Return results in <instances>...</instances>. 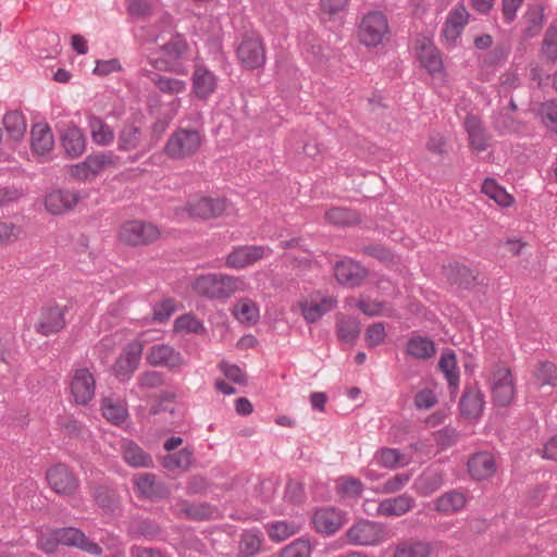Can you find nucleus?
<instances>
[{
  "instance_id": "13d9d810",
  "label": "nucleus",
  "mask_w": 557,
  "mask_h": 557,
  "mask_svg": "<svg viewBox=\"0 0 557 557\" xmlns=\"http://www.w3.org/2000/svg\"><path fill=\"white\" fill-rule=\"evenodd\" d=\"M236 318L242 322H255L259 317L257 306L250 300H243L236 307L234 311Z\"/></svg>"
},
{
  "instance_id": "ddd939ff",
  "label": "nucleus",
  "mask_w": 557,
  "mask_h": 557,
  "mask_svg": "<svg viewBox=\"0 0 557 557\" xmlns=\"http://www.w3.org/2000/svg\"><path fill=\"white\" fill-rule=\"evenodd\" d=\"M345 521V513L333 507L317 509L312 517L315 531L327 535L337 532L344 525Z\"/></svg>"
},
{
  "instance_id": "5fc2aeb1",
  "label": "nucleus",
  "mask_w": 557,
  "mask_h": 557,
  "mask_svg": "<svg viewBox=\"0 0 557 557\" xmlns=\"http://www.w3.org/2000/svg\"><path fill=\"white\" fill-rule=\"evenodd\" d=\"M379 463L385 468H396L403 463L404 455L396 448L383 447L376 453Z\"/></svg>"
},
{
  "instance_id": "6ab92c4d",
  "label": "nucleus",
  "mask_w": 557,
  "mask_h": 557,
  "mask_svg": "<svg viewBox=\"0 0 557 557\" xmlns=\"http://www.w3.org/2000/svg\"><path fill=\"white\" fill-rule=\"evenodd\" d=\"M54 146V138L47 123H36L30 129L32 152L38 156H47Z\"/></svg>"
},
{
  "instance_id": "f03ea898",
  "label": "nucleus",
  "mask_w": 557,
  "mask_h": 557,
  "mask_svg": "<svg viewBox=\"0 0 557 557\" xmlns=\"http://www.w3.org/2000/svg\"><path fill=\"white\" fill-rule=\"evenodd\" d=\"M202 138L194 128H178L168 139L164 151L168 157L182 160L194 156L200 148Z\"/></svg>"
},
{
  "instance_id": "72a5a7b5",
  "label": "nucleus",
  "mask_w": 557,
  "mask_h": 557,
  "mask_svg": "<svg viewBox=\"0 0 557 557\" xmlns=\"http://www.w3.org/2000/svg\"><path fill=\"white\" fill-rule=\"evenodd\" d=\"M406 352L416 359H429L435 355L436 349L432 339L413 336L407 343Z\"/></svg>"
},
{
  "instance_id": "b1692460",
  "label": "nucleus",
  "mask_w": 557,
  "mask_h": 557,
  "mask_svg": "<svg viewBox=\"0 0 557 557\" xmlns=\"http://www.w3.org/2000/svg\"><path fill=\"white\" fill-rule=\"evenodd\" d=\"M92 497L104 515L114 516L121 507V499L116 491L107 485L95 487Z\"/></svg>"
},
{
  "instance_id": "ea45409f",
  "label": "nucleus",
  "mask_w": 557,
  "mask_h": 557,
  "mask_svg": "<svg viewBox=\"0 0 557 557\" xmlns=\"http://www.w3.org/2000/svg\"><path fill=\"white\" fill-rule=\"evenodd\" d=\"M482 193L502 207H508L513 202V197L500 187L493 178H486L483 182Z\"/></svg>"
},
{
  "instance_id": "f257e3e1",
  "label": "nucleus",
  "mask_w": 557,
  "mask_h": 557,
  "mask_svg": "<svg viewBox=\"0 0 557 557\" xmlns=\"http://www.w3.org/2000/svg\"><path fill=\"white\" fill-rule=\"evenodd\" d=\"M239 278L226 274H207L198 276L193 283L194 290L208 299H227L237 289Z\"/></svg>"
},
{
  "instance_id": "bf43d9fd",
  "label": "nucleus",
  "mask_w": 557,
  "mask_h": 557,
  "mask_svg": "<svg viewBox=\"0 0 557 557\" xmlns=\"http://www.w3.org/2000/svg\"><path fill=\"white\" fill-rule=\"evenodd\" d=\"M510 52V47L505 44L496 45L483 59L485 66H496L504 62Z\"/></svg>"
},
{
  "instance_id": "a18cd8bd",
  "label": "nucleus",
  "mask_w": 557,
  "mask_h": 557,
  "mask_svg": "<svg viewBox=\"0 0 557 557\" xmlns=\"http://www.w3.org/2000/svg\"><path fill=\"white\" fill-rule=\"evenodd\" d=\"M535 379L541 386L557 385V367L549 361L539 362V367L535 371Z\"/></svg>"
},
{
  "instance_id": "c756f323",
  "label": "nucleus",
  "mask_w": 557,
  "mask_h": 557,
  "mask_svg": "<svg viewBox=\"0 0 557 557\" xmlns=\"http://www.w3.org/2000/svg\"><path fill=\"white\" fill-rule=\"evenodd\" d=\"M361 332L360 322L354 317L339 315L336 321V334L341 342L354 344Z\"/></svg>"
},
{
  "instance_id": "4468645a",
  "label": "nucleus",
  "mask_w": 557,
  "mask_h": 557,
  "mask_svg": "<svg viewBox=\"0 0 557 557\" xmlns=\"http://www.w3.org/2000/svg\"><path fill=\"white\" fill-rule=\"evenodd\" d=\"M226 209V201L222 198L201 197L188 202L189 215L202 220L219 218Z\"/></svg>"
},
{
  "instance_id": "bb28decb",
  "label": "nucleus",
  "mask_w": 557,
  "mask_h": 557,
  "mask_svg": "<svg viewBox=\"0 0 557 557\" xmlns=\"http://www.w3.org/2000/svg\"><path fill=\"white\" fill-rule=\"evenodd\" d=\"M465 127L469 136L470 145L476 151H484L487 148L488 136L482 126L480 117L473 114L465 119Z\"/></svg>"
},
{
  "instance_id": "e2e57ef3",
  "label": "nucleus",
  "mask_w": 557,
  "mask_h": 557,
  "mask_svg": "<svg viewBox=\"0 0 557 557\" xmlns=\"http://www.w3.org/2000/svg\"><path fill=\"white\" fill-rule=\"evenodd\" d=\"M219 368L232 382L239 385L247 384V375L237 364H230L226 361H221Z\"/></svg>"
},
{
  "instance_id": "473e14b6",
  "label": "nucleus",
  "mask_w": 557,
  "mask_h": 557,
  "mask_svg": "<svg viewBox=\"0 0 557 557\" xmlns=\"http://www.w3.org/2000/svg\"><path fill=\"white\" fill-rule=\"evenodd\" d=\"M438 367L445 374L453 392H457L459 385V372L457 370L456 355L451 349H446L442 352L440 358Z\"/></svg>"
},
{
  "instance_id": "2f4dec72",
  "label": "nucleus",
  "mask_w": 557,
  "mask_h": 557,
  "mask_svg": "<svg viewBox=\"0 0 557 557\" xmlns=\"http://www.w3.org/2000/svg\"><path fill=\"white\" fill-rule=\"evenodd\" d=\"M194 451L189 447H184L181 450L168 454L162 458V466L169 471L181 470L186 472L193 462Z\"/></svg>"
},
{
  "instance_id": "c03bdc74",
  "label": "nucleus",
  "mask_w": 557,
  "mask_h": 557,
  "mask_svg": "<svg viewBox=\"0 0 557 557\" xmlns=\"http://www.w3.org/2000/svg\"><path fill=\"white\" fill-rule=\"evenodd\" d=\"M337 482V493L351 498L361 497L363 484L359 479L354 476H341Z\"/></svg>"
},
{
  "instance_id": "9d476101",
  "label": "nucleus",
  "mask_w": 557,
  "mask_h": 557,
  "mask_svg": "<svg viewBox=\"0 0 557 557\" xmlns=\"http://www.w3.org/2000/svg\"><path fill=\"white\" fill-rule=\"evenodd\" d=\"M79 200L81 195L78 191L58 188L46 194L44 205L50 214L61 215L72 211Z\"/></svg>"
},
{
  "instance_id": "f704fd0d",
  "label": "nucleus",
  "mask_w": 557,
  "mask_h": 557,
  "mask_svg": "<svg viewBox=\"0 0 557 557\" xmlns=\"http://www.w3.org/2000/svg\"><path fill=\"white\" fill-rule=\"evenodd\" d=\"M4 128L10 136L15 141H20L26 132V120L22 112L20 111H10L3 117Z\"/></svg>"
},
{
  "instance_id": "37998d69",
  "label": "nucleus",
  "mask_w": 557,
  "mask_h": 557,
  "mask_svg": "<svg viewBox=\"0 0 557 557\" xmlns=\"http://www.w3.org/2000/svg\"><path fill=\"white\" fill-rule=\"evenodd\" d=\"M57 542L60 545L78 547L81 541L85 540V533L73 527L53 529Z\"/></svg>"
},
{
  "instance_id": "de8ad7c7",
  "label": "nucleus",
  "mask_w": 557,
  "mask_h": 557,
  "mask_svg": "<svg viewBox=\"0 0 557 557\" xmlns=\"http://www.w3.org/2000/svg\"><path fill=\"white\" fill-rule=\"evenodd\" d=\"M542 54L550 62L555 63L557 60V26L550 25L542 42Z\"/></svg>"
},
{
  "instance_id": "8fccbe9b",
  "label": "nucleus",
  "mask_w": 557,
  "mask_h": 557,
  "mask_svg": "<svg viewBox=\"0 0 557 557\" xmlns=\"http://www.w3.org/2000/svg\"><path fill=\"white\" fill-rule=\"evenodd\" d=\"M139 127L129 124L125 125L120 133L117 147L120 150L135 149L139 143Z\"/></svg>"
},
{
  "instance_id": "79ce46f5",
  "label": "nucleus",
  "mask_w": 557,
  "mask_h": 557,
  "mask_svg": "<svg viewBox=\"0 0 557 557\" xmlns=\"http://www.w3.org/2000/svg\"><path fill=\"white\" fill-rule=\"evenodd\" d=\"M521 122L508 113L497 112L493 116V127L499 135L513 134L519 132Z\"/></svg>"
},
{
  "instance_id": "0eeeda50",
  "label": "nucleus",
  "mask_w": 557,
  "mask_h": 557,
  "mask_svg": "<svg viewBox=\"0 0 557 557\" xmlns=\"http://www.w3.org/2000/svg\"><path fill=\"white\" fill-rule=\"evenodd\" d=\"M236 53L240 64L249 71L262 67L267 60L264 45L256 36H245Z\"/></svg>"
},
{
  "instance_id": "58836bf2",
  "label": "nucleus",
  "mask_w": 557,
  "mask_h": 557,
  "mask_svg": "<svg viewBox=\"0 0 557 557\" xmlns=\"http://www.w3.org/2000/svg\"><path fill=\"white\" fill-rule=\"evenodd\" d=\"M269 537L274 542H282L296 534L299 527L294 522L275 521L265 525Z\"/></svg>"
},
{
  "instance_id": "e433bc0d",
  "label": "nucleus",
  "mask_w": 557,
  "mask_h": 557,
  "mask_svg": "<svg viewBox=\"0 0 557 557\" xmlns=\"http://www.w3.org/2000/svg\"><path fill=\"white\" fill-rule=\"evenodd\" d=\"M326 220L335 225L350 226L360 223V215L357 211L348 208H333L326 211Z\"/></svg>"
},
{
  "instance_id": "4d7b16f0",
  "label": "nucleus",
  "mask_w": 557,
  "mask_h": 557,
  "mask_svg": "<svg viewBox=\"0 0 557 557\" xmlns=\"http://www.w3.org/2000/svg\"><path fill=\"white\" fill-rule=\"evenodd\" d=\"M539 115L548 128L557 133V101L542 103L539 108Z\"/></svg>"
},
{
  "instance_id": "7ed1b4c3",
  "label": "nucleus",
  "mask_w": 557,
  "mask_h": 557,
  "mask_svg": "<svg viewBox=\"0 0 557 557\" xmlns=\"http://www.w3.org/2000/svg\"><path fill=\"white\" fill-rule=\"evenodd\" d=\"M389 34L386 16L380 11H370L361 18L359 24V40L367 47L381 45Z\"/></svg>"
},
{
  "instance_id": "09e8293b",
  "label": "nucleus",
  "mask_w": 557,
  "mask_h": 557,
  "mask_svg": "<svg viewBox=\"0 0 557 557\" xmlns=\"http://www.w3.org/2000/svg\"><path fill=\"white\" fill-rule=\"evenodd\" d=\"M111 164H113V154L111 152L89 154L84 161V165H87L89 174L92 175L100 173L106 166Z\"/></svg>"
},
{
  "instance_id": "a211bd4d",
  "label": "nucleus",
  "mask_w": 557,
  "mask_h": 557,
  "mask_svg": "<svg viewBox=\"0 0 557 557\" xmlns=\"http://www.w3.org/2000/svg\"><path fill=\"white\" fill-rule=\"evenodd\" d=\"M60 141L65 153L71 158L82 156L86 148V137L82 129L74 123H70L61 132Z\"/></svg>"
},
{
  "instance_id": "393cba45",
  "label": "nucleus",
  "mask_w": 557,
  "mask_h": 557,
  "mask_svg": "<svg viewBox=\"0 0 557 557\" xmlns=\"http://www.w3.org/2000/svg\"><path fill=\"white\" fill-rule=\"evenodd\" d=\"M216 87V78L206 66H196L193 74V89L197 98L207 99Z\"/></svg>"
},
{
  "instance_id": "864d4df0",
  "label": "nucleus",
  "mask_w": 557,
  "mask_h": 557,
  "mask_svg": "<svg viewBox=\"0 0 557 557\" xmlns=\"http://www.w3.org/2000/svg\"><path fill=\"white\" fill-rule=\"evenodd\" d=\"M419 58L422 65L430 74H436L442 72L443 61L440 57V53L435 49H423Z\"/></svg>"
},
{
  "instance_id": "c9c22d12",
  "label": "nucleus",
  "mask_w": 557,
  "mask_h": 557,
  "mask_svg": "<svg viewBox=\"0 0 557 557\" xmlns=\"http://www.w3.org/2000/svg\"><path fill=\"white\" fill-rule=\"evenodd\" d=\"M102 416L115 425L123 423L127 417L126 408L113 398L106 397L101 401Z\"/></svg>"
},
{
  "instance_id": "3c124183",
  "label": "nucleus",
  "mask_w": 557,
  "mask_h": 557,
  "mask_svg": "<svg viewBox=\"0 0 557 557\" xmlns=\"http://www.w3.org/2000/svg\"><path fill=\"white\" fill-rule=\"evenodd\" d=\"M310 542L305 539H297L282 548L278 557H310Z\"/></svg>"
},
{
  "instance_id": "1a4fd4ad",
  "label": "nucleus",
  "mask_w": 557,
  "mask_h": 557,
  "mask_svg": "<svg viewBox=\"0 0 557 557\" xmlns=\"http://www.w3.org/2000/svg\"><path fill=\"white\" fill-rule=\"evenodd\" d=\"M493 401L498 407L510 405L513 395V379L509 368L497 367L492 375Z\"/></svg>"
},
{
  "instance_id": "423d86ee",
  "label": "nucleus",
  "mask_w": 557,
  "mask_h": 557,
  "mask_svg": "<svg viewBox=\"0 0 557 557\" xmlns=\"http://www.w3.org/2000/svg\"><path fill=\"white\" fill-rule=\"evenodd\" d=\"M384 537V528L381 523L360 520L346 531L348 543L359 546H373Z\"/></svg>"
},
{
  "instance_id": "f8f14e48",
  "label": "nucleus",
  "mask_w": 557,
  "mask_h": 557,
  "mask_svg": "<svg viewBox=\"0 0 557 557\" xmlns=\"http://www.w3.org/2000/svg\"><path fill=\"white\" fill-rule=\"evenodd\" d=\"M96 382L88 369H77L71 382V394L77 405H87L95 396Z\"/></svg>"
},
{
  "instance_id": "2eb2a0df",
  "label": "nucleus",
  "mask_w": 557,
  "mask_h": 557,
  "mask_svg": "<svg viewBox=\"0 0 557 557\" xmlns=\"http://www.w3.org/2000/svg\"><path fill=\"white\" fill-rule=\"evenodd\" d=\"M334 272L338 283L347 287L359 286L368 276V270L351 259L337 261Z\"/></svg>"
},
{
  "instance_id": "69168bd1",
  "label": "nucleus",
  "mask_w": 557,
  "mask_h": 557,
  "mask_svg": "<svg viewBox=\"0 0 557 557\" xmlns=\"http://www.w3.org/2000/svg\"><path fill=\"white\" fill-rule=\"evenodd\" d=\"M410 480V475L407 473H398L387 480L377 492L383 494H392L400 491Z\"/></svg>"
},
{
  "instance_id": "a878e982",
  "label": "nucleus",
  "mask_w": 557,
  "mask_h": 557,
  "mask_svg": "<svg viewBox=\"0 0 557 557\" xmlns=\"http://www.w3.org/2000/svg\"><path fill=\"white\" fill-rule=\"evenodd\" d=\"M182 509L180 515L193 521H207L218 518L219 509L210 503L191 504L187 500H181Z\"/></svg>"
},
{
  "instance_id": "7c9ffc66",
  "label": "nucleus",
  "mask_w": 557,
  "mask_h": 557,
  "mask_svg": "<svg viewBox=\"0 0 557 557\" xmlns=\"http://www.w3.org/2000/svg\"><path fill=\"white\" fill-rule=\"evenodd\" d=\"M335 304L336 301L331 298H323L320 302L305 300L300 302L301 314L308 323H314L323 314L331 311Z\"/></svg>"
},
{
  "instance_id": "20e7f679",
  "label": "nucleus",
  "mask_w": 557,
  "mask_h": 557,
  "mask_svg": "<svg viewBox=\"0 0 557 557\" xmlns=\"http://www.w3.org/2000/svg\"><path fill=\"white\" fill-rule=\"evenodd\" d=\"M163 57L150 58V64L157 70L172 71L189 51V45L184 35L175 33L171 38L160 46Z\"/></svg>"
},
{
  "instance_id": "0e129e2a",
  "label": "nucleus",
  "mask_w": 557,
  "mask_h": 557,
  "mask_svg": "<svg viewBox=\"0 0 557 557\" xmlns=\"http://www.w3.org/2000/svg\"><path fill=\"white\" fill-rule=\"evenodd\" d=\"M61 428L72 438H85L88 433L86 426L73 417L66 418L61 423Z\"/></svg>"
},
{
  "instance_id": "5701e85b",
  "label": "nucleus",
  "mask_w": 557,
  "mask_h": 557,
  "mask_svg": "<svg viewBox=\"0 0 557 557\" xmlns=\"http://www.w3.org/2000/svg\"><path fill=\"white\" fill-rule=\"evenodd\" d=\"M170 496L166 484L153 473H141V498L160 502Z\"/></svg>"
},
{
  "instance_id": "052dcab7",
  "label": "nucleus",
  "mask_w": 557,
  "mask_h": 557,
  "mask_svg": "<svg viewBox=\"0 0 557 557\" xmlns=\"http://www.w3.org/2000/svg\"><path fill=\"white\" fill-rule=\"evenodd\" d=\"M211 483L209 480L201 475L195 474L191 475L186 484V494L187 495H205L209 491Z\"/></svg>"
},
{
  "instance_id": "6e6552de",
  "label": "nucleus",
  "mask_w": 557,
  "mask_h": 557,
  "mask_svg": "<svg viewBox=\"0 0 557 557\" xmlns=\"http://www.w3.org/2000/svg\"><path fill=\"white\" fill-rule=\"evenodd\" d=\"M49 486L59 495L71 496L78 486L79 480L65 463H57L46 472Z\"/></svg>"
},
{
  "instance_id": "603ef678",
  "label": "nucleus",
  "mask_w": 557,
  "mask_h": 557,
  "mask_svg": "<svg viewBox=\"0 0 557 557\" xmlns=\"http://www.w3.org/2000/svg\"><path fill=\"white\" fill-rule=\"evenodd\" d=\"M174 330L177 332L201 334L205 331L203 324L193 314L186 313L176 318Z\"/></svg>"
},
{
  "instance_id": "680f3d73",
  "label": "nucleus",
  "mask_w": 557,
  "mask_h": 557,
  "mask_svg": "<svg viewBox=\"0 0 557 557\" xmlns=\"http://www.w3.org/2000/svg\"><path fill=\"white\" fill-rule=\"evenodd\" d=\"M121 451L124 461L134 467H139V447L131 440H123L121 444Z\"/></svg>"
},
{
  "instance_id": "4c0bfd02",
  "label": "nucleus",
  "mask_w": 557,
  "mask_h": 557,
  "mask_svg": "<svg viewBox=\"0 0 557 557\" xmlns=\"http://www.w3.org/2000/svg\"><path fill=\"white\" fill-rule=\"evenodd\" d=\"M466 504V497L462 493L451 491L437 498L435 508L441 512H455L460 510Z\"/></svg>"
},
{
  "instance_id": "c85d7f7f",
  "label": "nucleus",
  "mask_w": 557,
  "mask_h": 557,
  "mask_svg": "<svg viewBox=\"0 0 557 557\" xmlns=\"http://www.w3.org/2000/svg\"><path fill=\"white\" fill-rule=\"evenodd\" d=\"M446 276L451 285H457L461 289L471 288L476 281V275L473 271L458 262L448 265Z\"/></svg>"
},
{
  "instance_id": "9b49d317",
  "label": "nucleus",
  "mask_w": 557,
  "mask_h": 557,
  "mask_svg": "<svg viewBox=\"0 0 557 557\" xmlns=\"http://www.w3.org/2000/svg\"><path fill=\"white\" fill-rule=\"evenodd\" d=\"M139 364V338L128 343L113 364L114 375L121 381H128Z\"/></svg>"
},
{
  "instance_id": "338daca9",
  "label": "nucleus",
  "mask_w": 557,
  "mask_h": 557,
  "mask_svg": "<svg viewBox=\"0 0 557 557\" xmlns=\"http://www.w3.org/2000/svg\"><path fill=\"white\" fill-rule=\"evenodd\" d=\"M175 311V304L173 299H165L153 307L151 321L165 322Z\"/></svg>"
},
{
  "instance_id": "412c9836",
  "label": "nucleus",
  "mask_w": 557,
  "mask_h": 557,
  "mask_svg": "<svg viewBox=\"0 0 557 557\" xmlns=\"http://www.w3.org/2000/svg\"><path fill=\"white\" fill-rule=\"evenodd\" d=\"M461 416L467 419H476L482 414L484 408V395L474 387H468L462 393L459 401Z\"/></svg>"
},
{
  "instance_id": "aec40b11",
  "label": "nucleus",
  "mask_w": 557,
  "mask_h": 557,
  "mask_svg": "<svg viewBox=\"0 0 557 557\" xmlns=\"http://www.w3.org/2000/svg\"><path fill=\"white\" fill-rule=\"evenodd\" d=\"M468 471L478 481L491 478L496 471L494 456L487 451L472 455L468 461Z\"/></svg>"
},
{
  "instance_id": "49530a36",
  "label": "nucleus",
  "mask_w": 557,
  "mask_h": 557,
  "mask_svg": "<svg viewBox=\"0 0 557 557\" xmlns=\"http://www.w3.org/2000/svg\"><path fill=\"white\" fill-rule=\"evenodd\" d=\"M149 78L162 92L178 94L185 89V83L176 78L165 77L158 73L149 74Z\"/></svg>"
},
{
  "instance_id": "39448f33",
  "label": "nucleus",
  "mask_w": 557,
  "mask_h": 557,
  "mask_svg": "<svg viewBox=\"0 0 557 557\" xmlns=\"http://www.w3.org/2000/svg\"><path fill=\"white\" fill-rule=\"evenodd\" d=\"M66 306L51 305L41 307L34 326L36 333L41 336H50L60 333L66 325Z\"/></svg>"
},
{
  "instance_id": "cd10ccee",
  "label": "nucleus",
  "mask_w": 557,
  "mask_h": 557,
  "mask_svg": "<svg viewBox=\"0 0 557 557\" xmlns=\"http://www.w3.org/2000/svg\"><path fill=\"white\" fill-rule=\"evenodd\" d=\"M432 550L433 545L430 542L406 540L396 545L393 557H429Z\"/></svg>"
},
{
  "instance_id": "f3484780",
  "label": "nucleus",
  "mask_w": 557,
  "mask_h": 557,
  "mask_svg": "<svg viewBox=\"0 0 557 557\" xmlns=\"http://www.w3.org/2000/svg\"><path fill=\"white\" fill-rule=\"evenodd\" d=\"M263 256L262 246H238L227 255L225 264L232 269H243L259 261Z\"/></svg>"
},
{
  "instance_id": "a19ab883",
  "label": "nucleus",
  "mask_w": 557,
  "mask_h": 557,
  "mask_svg": "<svg viewBox=\"0 0 557 557\" xmlns=\"http://www.w3.org/2000/svg\"><path fill=\"white\" fill-rule=\"evenodd\" d=\"M88 124L91 131V137L96 144L104 146L113 140V132L99 116H90Z\"/></svg>"
},
{
  "instance_id": "dca6fc26",
  "label": "nucleus",
  "mask_w": 557,
  "mask_h": 557,
  "mask_svg": "<svg viewBox=\"0 0 557 557\" xmlns=\"http://www.w3.org/2000/svg\"><path fill=\"white\" fill-rule=\"evenodd\" d=\"M147 362L153 367L180 368L184 359L180 351L165 344H158L150 347L146 356Z\"/></svg>"
},
{
  "instance_id": "6e6d98bb",
  "label": "nucleus",
  "mask_w": 557,
  "mask_h": 557,
  "mask_svg": "<svg viewBox=\"0 0 557 557\" xmlns=\"http://www.w3.org/2000/svg\"><path fill=\"white\" fill-rule=\"evenodd\" d=\"M119 238L131 246L139 245V222L136 220L125 222L121 226Z\"/></svg>"
},
{
  "instance_id": "774afa93",
  "label": "nucleus",
  "mask_w": 557,
  "mask_h": 557,
  "mask_svg": "<svg viewBox=\"0 0 557 557\" xmlns=\"http://www.w3.org/2000/svg\"><path fill=\"white\" fill-rule=\"evenodd\" d=\"M262 541L259 535L248 533L240 541V552L249 557L256 555L261 548Z\"/></svg>"
},
{
  "instance_id": "4be33fe9",
  "label": "nucleus",
  "mask_w": 557,
  "mask_h": 557,
  "mask_svg": "<svg viewBox=\"0 0 557 557\" xmlns=\"http://www.w3.org/2000/svg\"><path fill=\"white\" fill-rule=\"evenodd\" d=\"M414 499L408 494L385 498L379 503L377 515L385 517H399L411 510Z\"/></svg>"
}]
</instances>
